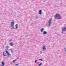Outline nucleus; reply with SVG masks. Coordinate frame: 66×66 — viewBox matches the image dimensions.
I'll return each instance as SVG.
<instances>
[{"label": "nucleus", "instance_id": "f257e3e1", "mask_svg": "<svg viewBox=\"0 0 66 66\" xmlns=\"http://www.w3.org/2000/svg\"><path fill=\"white\" fill-rule=\"evenodd\" d=\"M55 18V19H61L62 17L61 15L59 14H57L54 16Z\"/></svg>", "mask_w": 66, "mask_h": 66}, {"label": "nucleus", "instance_id": "f03ea898", "mask_svg": "<svg viewBox=\"0 0 66 66\" xmlns=\"http://www.w3.org/2000/svg\"><path fill=\"white\" fill-rule=\"evenodd\" d=\"M51 21H52V19H50L48 21L49 27H50L51 26Z\"/></svg>", "mask_w": 66, "mask_h": 66}, {"label": "nucleus", "instance_id": "7ed1b4c3", "mask_svg": "<svg viewBox=\"0 0 66 66\" xmlns=\"http://www.w3.org/2000/svg\"><path fill=\"white\" fill-rule=\"evenodd\" d=\"M62 31H66V27L62 28Z\"/></svg>", "mask_w": 66, "mask_h": 66}, {"label": "nucleus", "instance_id": "20e7f679", "mask_svg": "<svg viewBox=\"0 0 66 66\" xmlns=\"http://www.w3.org/2000/svg\"><path fill=\"white\" fill-rule=\"evenodd\" d=\"M11 27H13L14 26V22H12L11 23Z\"/></svg>", "mask_w": 66, "mask_h": 66}, {"label": "nucleus", "instance_id": "39448f33", "mask_svg": "<svg viewBox=\"0 0 66 66\" xmlns=\"http://www.w3.org/2000/svg\"><path fill=\"white\" fill-rule=\"evenodd\" d=\"M15 28L16 29H17L18 28V25L17 24H16L15 25Z\"/></svg>", "mask_w": 66, "mask_h": 66}, {"label": "nucleus", "instance_id": "423d86ee", "mask_svg": "<svg viewBox=\"0 0 66 66\" xmlns=\"http://www.w3.org/2000/svg\"><path fill=\"white\" fill-rule=\"evenodd\" d=\"M3 55L5 56H6V54L4 52H3Z\"/></svg>", "mask_w": 66, "mask_h": 66}, {"label": "nucleus", "instance_id": "0eeeda50", "mask_svg": "<svg viewBox=\"0 0 66 66\" xmlns=\"http://www.w3.org/2000/svg\"><path fill=\"white\" fill-rule=\"evenodd\" d=\"M47 32L46 31H44L43 33V35H44V34H47Z\"/></svg>", "mask_w": 66, "mask_h": 66}, {"label": "nucleus", "instance_id": "6e6552de", "mask_svg": "<svg viewBox=\"0 0 66 66\" xmlns=\"http://www.w3.org/2000/svg\"><path fill=\"white\" fill-rule=\"evenodd\" d=\"M2 65L3 66H4V65H5L4 63V62H3V61L2 62Z\"/></svg>", "mask_w": 66, "mask_h": 66}, {"label": "nucleus", "instance_id": "1a4fd4ad", "mask_svg": "<svg viewBox=\"0 0 66 66\" xmlns=\"http://www.w3.org/2000/svg\"><path fill=\"white\" fill-rule=\"evenodd\" d=\"M44 30V29L43 28H42V29H40V31L42 33L43 32V31Z\"/></svg>", "mask_w": 66, "mask_h": 66}, {"label": "nucleus", "instance_id": "9d476101", "mask_svg": "<svg viewBox=\"0 0 66 66\" xmlns=\"http://www.w3.org/2000/svg\"><path fill=\"white\" fill-rule=\"evenodd\" d=\"M35 18L36 19H38V18H39V17H38V16L37 15H36V16Z\"/></svg>", "mask_w": 66, "mask_h": 66}, {"label": "nucleus", "instance_id": "9b49d317", "mask_svg": "<svg viewBox=\"0 0 66 66\" xmlns=\"http://www.w3.org/2000/svg\"><path fill=\"white\" fill-rule=\"evenodd\" d=\"M10 45L11 46H13V43H11L10 44Z\"/></svg>", "mask_w": 66, "mask_h": 66}, {"label": "nucleus", "instance_id": "f8f14e48", "mask_svg": "<svg viewBox=\"0 0 66 66\" xmlns=\"http://www.w3.org/2000/svg\"><path fill=\"white\" fill-rule=\"evenodd\" d=\"M10 50V51H11V53H13V49H11Z\"/></svg>", "mask_w": 66, "mask_h": 66}, {"label": "nucleus", "instance_id": "ddd939ff", "mask_svg": "<svg viewBox=\"0 0 66 66\" xmlns=\"http://www.w3.org/2000/svg\"><path fill=\"white\" fill-rule=\"evenodd\" d=\"M43 50H44V49L46 50V48H45V46H43Z\"/></svg>", "mask_w": 66, "mask_h": 66}, {"label": "nucleus", "instance_id": "4468645a", "mask_svg": "<svg viewBox=\"0 0 66 66\" xmlns=\"http://www.w3.org/2000/svg\"><path fill=\"white\" fill-rule=\"evenodd\" d=\"M39 14H42V10L39 11Z\"/></svg>", "mask_w": 66, "mask_h": 66}, {"label": "nucleus", "instance_id": "2eb2a0df", "mask_svg": "<svg viewBox=\"0 0 66 66\" xmlns=\"http://www.w3.org/2000/svg\"><path fill=\"white\" fill-rule=\"evenodd\" d=\"M43 64V63H40V64H39V65H38V66H41Z\"/></svg>", "mask_w": 66, "mask_h": 66}, {"label": "nucleus", "instance_id": "dca6fc26", "mask_svg": "<svg viewBox=\"0 0 66 66\" xmlns=\"http://www.w3.org/2000/svg\"><path fill=\"white\" fill-rule=\"evenodd\" d=\"M5 48L6 49H9V46H8L7 45L5 46Z\"/></svg>", "mask_w": 66, "mask_h": 66}, {"label": "nucleus", "instance_id": "f3484780", "mask_svg": "<svg viewBox=\"0 0 66 66\" xmlns=\"http://www.w3.org/2000/svg\"><path fill=\"white\" fill-rule=\"evenodd\" d=\"M12 28H11L12 30L13 29H14V26H12Z\"/></svg>", "mask_w": 66, "mask_h": 66}, {"label": "nucleus", "instance_id": "a211bd4d", "mask_svg": "<svg viewBox=\"0 0 66 66\" xmlns=\"http://www.w3.org/2000/svg\"><path fill=\"white\" fill-rule=\"evenodd\" d=\"M13 40L12 39H10L9 41V42H12Z\"/></svg>", "mask_w": 66, "mask_h": 66}, {"label": "nucleus", "instance_id": "6ab92c4d", "mask_svg": "<svg viewBox=\"0 0 66 66\" xmlns=\"http://www.w3.org/2000/svg\"><path fill=\"white\" fill-rule=\"evenodd\" d=\"M7 54L8 56H9V55H10V53H7Z\"/></svg>", "mask_w": 66, "mask_h": 66}, {"label": "nucleus", "instance_id": "aec40b11", "mask_svg": "<svg viewBox=\"0 0 66 66\" xmlns=\"http://www.w3.org/2000/svg\"><path fill=\"white\" fill-rule=\"evenodd\" d=\"M6 52V53H9V52H8V51L6 50L5 51Z\"/></svg>", "mask_w": 66, "mask_h": 66}, {"label": "nucleus", "instance_id": "412c9836", "mask_svg": "<svg viewBox=\"0 0 66 66\" xmlns=\"http://www.w3.org/2000/svg\"><path fill=\"white\" fill-rule=\"evenodd\" d=\"M39 60L41 61H43V60H42V59H39Z\"/></svg>", "mask_w": 66, "mask_h": 66}, {"label": "nucleus", "instance_id": "4be33fe9", "mask_svg": "<svg viewBox=\"0 0 66 66\" xmlns=\"http://www.w3.org/2000/svg\"><path fill=\"white\" fill-rule=\"evenodd\" d=\"M18 65H19V64L18 63L17 64H16L15 65H16V66H18Z\"/></svg>", "mask_w": 66, "mask_h": 66}, {"label": "nucleus", "instance_id": "5701e85b", "mask_svg": "<svg viewBox=\"0 0 66 66\" xmlns=\"http://www.w3.org/2000/svg\"><path fill=\"white\" fill-rule=\"evenodd\" d=\"M16 61V60H14L13 61V62H15Z\"/></svg>", "mask_w": 66, "mask_h": 66}, {"label": "nucleus", "instance_id": "b1692460", "mask_svg": "<svg viewBox=\"0 0 66 66\" xmlns=\"http://www.w3.org/2000/svg\"><path fill=\"white\" fill-rule=\"evenodd\" d=\"M37 60H36L35 61V63H36L37 62Z\"/></svg>", "mask_w": 66, "mask_h": 66}, {"label": "nucleus", "instance_id": "393cba45", "mask_svg": "<svg viewBox=\"0 0 66 66\" xmlns=\"http://www.w3.org/2000/svg\"><path fill=\"white\" fill-rule=\"evenodd\" d=\"M64 49H65V51H66V48H64Z\"/></svg>", "mask_w": 66, "mask_h": 66}, {"label": "nucleus", "instance_id": "a878e982", "mask_svg": "<svg viewBox=\"0 0 66 66\" xmlns=\"http://www.w3.org/2000/svg\"><path fill=\"white\" fill-rule=\"evenodd\" d=\"M40 53L41 54H42V51H41L40 52Z\"/></svg>", "mask_w": 66, "mask_h": 66}, {"label": "nucleus", "instance_id": "bb28decb", "mask_svg": "<svg viewBox=\"0 0 66 66\" xmlns=\"http://www.w3.org/2000/svg\"><path fill=\"white\" fill-rule=\"evenodd\" d=\"M0 66H4V65H0Z\"/></svg>", "mask_w": 66, "mask_h": 66}, {"label": "nucleus", "instance_id": "cd10ccee", "mask_svg": "<svg viewBox=\"0 0 66 66\" xmlns=\"http://www.w3.org/2000/svg\"><path fill=\"white\" fill-rule=\"evenodd\" d=\"M62 33H63V31H62Z\"/></svg>", "mask_w": 66, "mask_h": 66}]
</instances>
